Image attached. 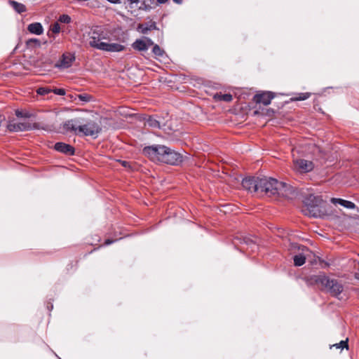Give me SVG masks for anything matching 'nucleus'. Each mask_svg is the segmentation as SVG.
<instances>
[{"instance_id": "nucleus-2", "label": "nucleus", "mask_w": 359, "mask_h": 359, "mask_svg": "<svg viewBox=\"0 0 359 359\" xmlns=\"http://www.w3.org/2000/svg\"><path fill=\"white\" fill-rule=\"evenodd\" d=\"M321 198L313 194L309 195L304 201L305 207L302 212L309 217H318L320 215L319 206L321 203Z\"/></svg>"}, {"instance_id": "nucleus-4", "label": "nucleus", "mask_w": 359, "mask_h": 359, "mask_svg": "<svg viewBox=\"0 0 359 359\" xmlns=\"http://www.w3.org/2000/svg\"><path fill=\"white\" fill-rule=\"evenodd\" d=\"M167 151H168V147L157 144L145 147L143 149V154L153 161H160L163 163Z\"/></svg>"}, {"instance_id": "nucleus-36", "label": "nucleus", "mask_w": 359, "mask_h": 359, "mask_svg": "<svg viewBox=\"0 0 359 359\" xmlns=\"http://www.w3.org/2000/svg\"><path fill=\"white\" fill-rule=\"evenodd\" d=\"M107 1L111 4H115L121 3V0H107Z\"/></svg>"}, {"instance_id": "nucleus-13", "label": "nucleus", "mask_w": 359, "mask_h": 359, "mask_svg": "<svg viewBox=\"0 0 359 359\" xmlns=\"http://www.w3.org/2000/svg\"><path fill=\"white\" fill-rule=\"evenodd\" d=\"M81 122L78 118L67 120L62 124V128L66 132H73L75 134H79V126Z\"/></svg>"}, {"instance_id": "nucleus-21", "label": "nucleus", "mask_w": 359, "mask_h": 359, "mask_svg": "<svg viewBox=\"0 0 359 359\" xmlns=\"http://www.w3.org/2000/svg\"><path fill=\"white\" fill-rule=\"evenodd\" d=\"M8 3L13 7V8L18 13H22L26 11L25 6L21 3H18L13 0L9 1Z\"/></svg>"}, {"instance_id": "nucleus-18", "label": "nucleus", "mask_w": 359, "mask_h": 359, "mask_svg": "<svg viewBox=\"0 0 359 359\" xmlns=\"http://www.w3.org/2000/svg\"><path fill=\"white\" fill-rule=\"evenodd\" d=\"M157 29L156 22H151L149 23L139 24L137 30L142 34H147L149 31Z\"/></svg>"}, {"instance_id": "nucleus-39", "label": "nucleus", "mask_w": 359, "mask_h": 359, "mask_svg": "<svg viewBox=\"0 0 359 359\" xmlns=\"http://www.w3.org/2000/svg\"><path fill=\"white\" fill-rule=\"evenodd\" d=\"M354 277L356 280H359V272H355L354 273Z\"/></svg>"}, {"instance_id": "nucleus-11", "label": "nucleus", "mask_w": 359, "mask_h": 359, "mask_svg": "<svg viewBox=\"0 0 359 359\" xmlns=\"http://www.w3.org/2000/svg\"><path fill=\"white\" fill-rule=\"evenodd\" d=\"M75 60V56L72 53H65L61 59L55 64V67L60 69H67L72 66Z\"/></svg>"}, {"instance_id": "nucleus-25", "label": "nucleus", "mask_w": 359, "mask_h": 359, "mask_svg": "<svg viewBox=\"0 0 359 359\" xmlns=\"http://www.w3.org/2000/svg\"><path fill=\"white\" fill-rule=\"evenodd\" d=\"M152 52L153 53L158 56V57H161L164 54V50H162L160 46L157 44L156 45H154V47H153V50H152Z\"/></svg>"}, {"instance_id": "nucleus-23", "label": "nucleus", "mask_w": 359, "mask_h": 359, "mask_svg": "<svg viewBox=\"0 0 359 359\" xmlns=\"http://www.w3.org/2000/svg\"><path fill=\"white\" fill-rule=\"evenodd\" d=\"M145 124L152 128H160V123L155 118L149 117L146 120Z\"/></svg>"}, {"instance_id": "nucleus-35", "label": "nucleus", "mask_w": 359, "mask_h": 359, "mask_svg": "<svg viewBox=\"0 0 359 359\" xmlns=\"http://www.w3.org/2000/svg\"><path fill=\"white\" fill-rule=\"evenodd\" d=\"M15 115L18 116V117H29V116L27 114H23L22 111H19V110H17L15 111Z\"/></svg>"}, {"instance_id": "nucleus-42", "label": "nucleus", "mask_w": 359, "mask_h": 359, "mask_svg": "<svg viewBox=\"0 0 359 359\" xmlns=\"http://www.w3.org/2000/svg\"><path fill=\"white\" fill-rule=\"evenodd\" d=\"M128 163L127 161H123L122 162V165L124 166V167H127Z\"/></svg>"}, {"instance_id": "nucleus-17", "label": "nucleus", "mask_w": 359, "mask_h": 359, "mask_svg": "<svg viewBox=\"0 0 359 359\" xmlns=\"http://www.w3.org/2000/svg\"><path fill=\"white\" fill-rule=\"evenodd\" d=\"M102 48L101 50L108 51V52H120L125 49V46L116 43H104L103 44H101Z\"/></svg>"}, {"instance_id": "nucleus-12", "label": "nucleus", "mask_w": 359, "mask_h": 359, "mask_svg": "<svg viewBox=\"0 0 359 359\" xmlns=\"http://www.w3.org/2000/svg\"><path fill=\"white\" fill-rule=\"evenodd\" d=\"M103 37L101 36V34L97 32V31H93L90 34L89 36V45L95 48H97L98 50H101L102 46L101 44L104 43L105 42L102 41V39Z\"/></svg>"}, {"instance_id": "nucleus-41", "label": "nucleus", "mask_w": 359, "mask_h": 359, "mask_svg": "<svg viewBox=\"0 0 359 359\" xmlns=\"http://www.w3.org/2000/svg\"><path fill=\"white\" fill-rule=\"evenodd\" d=\"M172 1L177 4H181L182 3V0H172Z\"/></svg>"}, {"instance_id": "nucleus-40", "label": "nucleus", "mask_w": 359, "mask_h": 359, "mask_svg": "<svg viewBox=\"0 0 359 359\" xmlns=\"http://www.w3.org/2000/svg\"><path fill=\"white\" fill-rule=\"evenodd\" d=\"M113 243V241L109 240V239H107V240H106V241H105V244H106V245H109V244H111V243Z\"/></svg>"}, {"instance_id": "nucleus-32", "label": "nucleus", "mask_w": 359, "mask_h": 359, "mask_svg": "<svg viewBox=\"0 0 359 359\" xmlns=\"http://www.w3.org/2000/svg\"><path fill=\"white\" fill-rule=\"evenodd\" d=\"M52 92H53L55 94L59 95H65L66 94L65 90L63 88L52 89Z\"/></svg>"}, {"instance_id": "nucleus-16", "label": "nucleus", "mask_w": 359, "mask_h": 359, "mask_svg": "<svg viewBox=\"0 0 359 359\" xmlns=\"http://www.w3.org/2000/svg\"><path fill=\"white\" fill-rule=\"evenodd\" d=\"M54 148L56 151L63 153L67 155H74V148L69 144L57 142L55 144Z\"/></svg>"}, {"instance_id": "nucleus-8", "label": "nucleus", "mask_w": 359, "mask_h": 359, "mask_svg": "<svg viewBox=\"0 0 359 359\" xmlns=\"http://www.w3.org/2000/svg\"><path fill=\"white\" fill-rule=\"evenodd\" d=\"M7 128L11 132H20L29 130L32 128L39 129V126L38 123L32 126L29 123H9Z\"/></svg>"}, {"instance_id": "nucleus-38", "label": "nucleus", "mask_w": 359, "mask_h": 359, "mask_svg": "<svg viewBox=\"0 0 359 359\" xmlns=\"http://www.w3.org/2000/svg\"><path fill=\"white\" fill-rule=\"evenodd\" d=\"M128 1L130 4H137L139 2V0H128Z\"/></svg>"}, {"instance_id": "nucleus-30", "label": "nucleus", "mask_w": 359, "mask_h": 359, "mask_svg": "<svg viewBox=\"0 0 359 359\" xmlns=\"http://www.w3.org/2000/svg\"><path fill=\"white\" fill-rule=\"evenodd\" d=\"M60 26L58 22H55L50 26V30L54 34H58L60 32Z\"/></svg>"}, {"instance_id": "nucleus-7", "label": "nucleus", "mask_w": 359, "mask_h": 359, "mask_svg": "<svg viewBox=\"0 0 359 359\" xmlns=\"http://www.w3.org/2000/svg\"><path fill=\"white\" fill-rule=\"evenodd\" d=\"M261 178L255 177H249L244 178L242 181L243 187L251 193H257L259 192V182Z\"/></svg>"}, {"instance_id": "nucleus-27", "label": "nucleus", "mask_w": 359, "mask_h": 359, "mask_svg": "<svg viewBox=\"0 0 359 359\" xmlns=\"http://www.w3.org/2000/svg\"><path fill=\"white\" fill-rule=\"evenodd\" d=\"M26 44L27 46H29V47L39 46L40 41L36 39H30L27 41Z\"/></svg>"}, {"instance_id": "nucleus-14", "label": "nucleus", "mask_w": 359, "mask_h": 359, "mask_svg": "<svg viewBox=\"0 0 359 359\" xmlns=\"http://www.w3.org/2000/svg\"><path fill=\"white\" fill-rule=\"evenodd\" d=\"M302 252L294 256V264L296 266H302L310 255V251L305 247L302 248Z\"/></svg>"}, {"instance_id": "nucleus-19", "label": "nucleus", "mask_w": 359, "mask_h": 359, "mask_svg": "<svg viewBox=\"0 0 359 359\" xmlns=\"http://www.w3.org/2000/svg\"><path fill=\"white\" fill-rule=\"evenodd\" d=\"M27 30L36 35H41L43 32V28L40 22H34L29 24L27 27Z\"/></svg>"}, {"instance_id": "nucleus-1", "label": "nucleus", "mask_w": 359, "mask_h": 359, "mask_svg": "<svg viewBox=\"0 0 359 359\" xmlns=\"http://www.w3.org/2000/svg\"><path fill=\"white\" fill-rule=\"evenodd\" d=\"M316 283L323 286L332 296L337 297L344 290L342 283L334 278L325 276H319L315 280Z\"/></svg>"}, {"instance_id": "nucleus-22", "label": "nucleus", "mask_w": 359, "mask_h": 359, "mask_svg": "<svg viewBox=\"0 0 359 359\" xmlns=\"http://www.w3.org/2000/svg\"><path fill=\"white\" fill-rule=\"evenodd\" d=\"M132 47L139 51H145L147 49L146 43L143 39H137L133 44Z\"/></svg>"}, {"instance_id": "nucleus-43", "label": "nucleus", "mask_w": 359, "mask_h": 359, "mask_svg": "<svg viewBox=\"0 0 359 359\" xmlns=\"http://www.w3.org/2000/svg\"><path fill=\"white\" fill-rule=\"evenodd\" d=\"M250 244L255 245V243L252 242H250Z\"/></svg>"}, {"instance_id": "nucleus-33", "label": "nucleus", "mask_w": 359, "mask_h": 359, "mask_svg": "<svg viewBox=\"0 0 359 359\" xmlns=\"http://www.w3.org/2000/svg\"><path fill=\"white\" fill-rule=\"evenodd\" d=\"M143 40H144V43H146V46H147V49H148L150 46H153V45H154V42H153V41H152L151 39L148 38V37H145Z\"/></svg>"}, {"instance_id": "nucleus-34", "label": "nucleus", "mask_w": 359, "mask_h": 359, "mask_svg": "<svg viewBox=\"0 0 359 359\" xmlns=\"http://www.w3.org/2000/svg\"><path fill=\"white\" fill-rule=\"evenodd\" d=\"M79 98L80 99V100L84 101V102H88L90 100V96H88V95H86V94L79 95Z\"/></svg>"}, {"instance_id": "nucleus-26", "label": "nucleus", "mask_w": 359, "mask_h": 359, "mask_svg": "<svg viewBox=\"0 0 359 359\" xmlns=\"http://www.w3.org/2000/svg\"><path fill=\"white\" fill-rule=\"evenodd\" d=\"M52 92V89L49 87H40L36 90V93L41 95H45Z\"/></svg>"}, {"instance_id": "nucleus-20", "label": "nucleus", "mask_w": 359, "mask_h": 359, "mask_svg": "<svg viewBox=\"0 0 359 359\" xmlns=\"http://www.w3.org/2000/svg\"><path fill=\"white\" fill-rule=\"evenodd\" d=\"M331 202L334 204L339 203L348 209H354L355 208V205L353 202L341 198H331Z\"/></svg>"}, {"instance_id": "nucleus-31", "label": "nucleus", "mask_w": 359, "mask_h": 359, "mask_svg": "<svg viewBox=\"0 0 359 359\" xmlns=\"http://www.w3.org/2000/svg\"><path fill=\"white\" fill-rule=\"evenodd\" d=\"M333 346H336V348H348L347 339L346 341H341L339 344H336Z\"/></svg>"}, {"instance_id": "nucleus-10", "label": "nucleus", "mask_w": 359, "mask_h": 359, "mask_svg": "<svg viewBox=\"0 0 359 359\" xmlns=\"http://www.w3.org/2000/svg\"><path fill=\"white\" fill-rule=\"evenodd\" d=\"M281 186H278V190L276 194L278 196H282L287 198H292L295 195V191L292 187L286 183L280 182Z\"/></svg>"}, {"instance_id": "nucleus-28", "label": "nucleus", "mask_w": 359, "mask_h": 359, "mask_svg": "<svg viewBox=\"0 0 359 359\" xmlns=\"http://www.w3.org/2000/svg\"><path fill=\"white\" fill-rule=\"evenodd\" d=\"M311 95L309 93H299L297 97L292 98V100H305Z\"/></svg>"}, {"instance_id": "nucleus-6", "label": "nucleus", "mask_w": 359, "mask_h": 359, "mask_svg": "<svg viewBox=\"0 0 359 359\" xmlns=\"http://www.w3.org/2000/svg\"><path fill=\"white\" fill-rule=\"evenodd\" d=\"M101 128L95 121H90L83 125L79 126V133L86 136L97 137Z\"/></svg>"}, {"instance_id": "nucleus-3", "label": "nucleus", "mask_w": 359, "mask_h": 359, "mask_svg": "<svg viewBox=\"0 0 359 359\" xmlns=\"http://www.w3.org/2000/svg\"><path fill=\"white\" fill-rule=\"evenodd\" d=\"M280 182L273 178H261L258 194H265L267 196H275L278 190Z\"/></svg>"}, {"instance_id": "nucleus-37", "label": "nucleus", "mask_w": 359, "mask_h": 359, "mask_svg": "<svg viewBox=\"0 0 359 359\" xmlns=\"http://www.w3.org/2000/svg\"><path fill=\"white\" fill-rule=\"evenodd\" d=\"M156 1H157V2H158V4H165V3H166L168 0H156Z\"/></svg>"}, {"instance_id": "nucleus-15", "label": "nucleus", "mask_w": 359, "mask_h": 359, "mask_svg": "<svg viewBox=\"0 0 359 359\" xmlns=\"http://www.w3.org/2000/svg\"><path fill=\"white\" fill-rule=\"evenodd\" d=\"M273 98V95L271 92H263L257 94L254 99L257 103H262L264 105H268L271 103V100Z\"/></svg>"}, {"instance_id": "nucleus-29", "label": "nucleus", "mask_w": 359, "mask_h": 359, "mask_svg": "<svg viewBox=\"0 0 359 359\" xmlns=\"http://www.w3.org/2000/svg\"><path fill=\"white\" fill-rule=\"evenodd\" d=\"M219 97V99L220 100H222V101H224V102H231L232 100V95L229 93H227V94H223V95H218Z\"/></svg>"}, {"instance_id": "nucleus-5", "label": "nucleus", "mask_w": 359, "mask_h": 359, "mask_svg": "<svg viewBox=\"0 0 359 359\" xmlns=\"http://www.w3.org/2000/svg\"><path fill=\"white\" fill-rule=\"evenodd\" d=\"M293 170L298 174H305L312 171L314 164L312 161L306 159H295L293 161Z\"/></svg>"}, {"instance_id": "nucleus-9", "label": "nucleus", "mask_w": 359, "mask_h": 359, "mask_svg": "<svg viewBox=\"0 0 359 359\" xmlns=\"http://www.w3.org/2000/svg\"><path fill=\"white\" fill-rule=\"evenodd\" d=\"M182 158L183 157L180 153L168 147V151L165 152L163 163L170 165H179L182 162Z\"/></svg>"}, {"instance_id": "nucleus-24", "label": "nucleus", "mask_w": 359, "mask_h": 359, "mask_svg": "<svg viewBox=\"0 0 359 359\" xmlns=\"http://www.w3.org/2000/svg\"><path fill=\"white\" fill-rule=\"evenodd\" d=\"M57 22L64 24H69L72 22V18L69 15L63 14L59 17Z\"/></svg>"}]
</instances>
